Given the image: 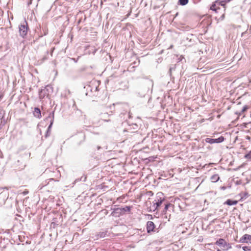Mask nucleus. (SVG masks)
<instances>
[{
  "label": "nucleus",
  "mask_w": 251,
  "mask_h": 251,
  "mask_svg": "<svg viewBox=\"0 0 251 251\" xmlns=\"http://www.w3.org/2000/svg\"><path fill=\"white\" fill-rule=\"evenodd\" d=\"M245 157L247 159H251V151L245 155Z\"/></svg>",
  "instance_id": "c85d7f7f"
},
{
  "label": "nucleus",
  "mask_w": 251,
  "mask_h": 251,
  "mask_svg": "<svg viewBox=\"0 0 251 251\" xmlns=\"http://www.w3.org/2000/svg\"><path fill=\"white\" fill-rule=\"evenodd\" d=\"M217 251H220V249H217Z\"/></svg>",
  "instance_id": "de8ad7c7"
},
{
  "label": "nucleus",
  "mask_w": 251,
  "mask_h": 251,
  "mask_svg": "<svg viewBox=\"0 0 251 251\" xmlns=\"http://www.w3.org/2000/svg\"><path fill=\"white\" fill-rule=\"evenodd\" d=\"M107 231H100V232L98 234H97V236H98V238H104L106 236V235H107Z\"/></svg>",
  "instance_id": "393cba45"
},
{
  "label": "nucleus",
  "mask_w": 251,
  "mask_h": 251,
  "mask_svg": "<svg viewBox=\"0 0 251 251\" xmlns=\"http://www.w3.org/2000/svg\"><path fill=\"white\" fill-rule=\"evenodd\" d=\"M126 123L128 124V126L124 129V132L135 133L139 129V126L137 124L130 123L129 122H127Z\"/></svg>",
  "instance_id": "9d476101"
},
{
  "label": "nucleus",
  "mask_w": 251,
  "mask_h": 251,
  "mask_svg": "<svg viewBox=\"0 0 251 251\" xmlns=\"http://www.w3.org/2000/svg\"><path fill=\"white\" fill-rule=\"evenodd\" d=\"M226 109H229V106H228L227 107Z\"/></svg>",
  "instance_id": "49530a36"
},
{
  "label": "nucleus",
  "mask_w": 251,
  "mask_h": 251,
  "mask_svg": "<svg viewBox=\"0 0 251 251\" xmlns=\"http://www.w3.org/2000/svg\"><path fill=\"white\" fill-rule=\"evenodd\" d=\"M205 141L206 143H209L210 144L214 143H220V137L216 139L207 138L205 139Z\"/></svg>",
  "instance_id": "a211bd4d"
},
{
  "label": "nucleus",
  "mask_w": 251,
  "mask_h": 251,
  "mask_svg": "<svg viewBox=\"0 0 251 251\" xmlns=\"http://www.w3.org/2000/svg\"><path fill=\"white\" fill-rule=\"evenodd\" d=\"M225 15L223 14L222 16H221V20H223L224 18Z\"/></svg>",
  "instance_id": "58836bf2"
},
{
  "label": "nucleus",
  "mask_w": 251,
  "mask_h": 251,
  "mask_svg": "<svg viewBox=\"0 0 251 251\" xmlns=\"http://www.w3.org/2000/svg\"><path fill=\"white\" fill-rule=\"evenodd\" d=\"M110 115L108 114L107 113H103L101 115V117L103 118H104L103 119V120L105 122H109L111 121V119L109 118V119H106L107 117H110Z\"/></svg>",
  "instance_id": "5701e85b"
},
{
  "label": "nucleus",
  "mask_w": 251,
  "mask_h": 251,
  "mask_svg": "<svg viewBox=\"0 0 251 251\" xmlns=\"http://www.w3.org/2000/svg\"><path fill=\"white\" fill-rule=\"evenodd\" d=\"M225 104H225V103H224V106H223V108L225 106Z\"/></svg>",
  "instance_id": "a18cd8bd"
},
{
  "label": "nucleus",
  "mask_w": 251,
  "mask_h": 251,
  "mask_svg": "<svg viewBox=\"0 0 251 251\" xmlns=\"http://www.w3.org/2000/svg\"><path fill=\"white\" fill-rule=\"evenodd\" d=\"M210 179L212 182H216L220 179V176L217 174L213 175L210 177Z\"/></svg>",
  "instance_id": "aec40b11"
},
{
  "label": "nucleus",
  "mask_w": 251,
  "mask_h": 251,
  "mask_svg": "<svg viewBox=\"0 0 251 251\" xmlns=\"http://www.w3.org/2000/svg\"><path fill=\"white\" fill-rule=\"evenodd\" d=\"M29 30V28L28 27L27 22L25 19L19 25V32L20 36L23 38H25Z\"/></svg>",
  "instance_id": "423d86ee"
},
{
  "label": "nucleus",
  "mask_w": 251,
  "mask_h": 251,
  "mask_svg": "<svg viewBox=\"0 0 251 251\" xmlns=\"http://www.w3.org/2000/svg\"><path fill=\"white\" fill-rule=\"evenodd\" d=\"M237 202L238 201H237L228 199L226 201L224 202V204H227L228 205H236Z\"/></svg>",
  "instance_id": "412c9836"
},
{
  "label": "nucleus",
  "mask_w": 251,
  "mask_h": 251,
  "mask_svg": "<svg viewBox=\"0 0 251 251\" xmlns=\"http://www.w3.org/2000/svg\"><path fill=\"white\" fill-rule=\"evenodd\" d=\"M131 206H125L124 207H121L118 208H111L112 212L111 213V215L114 217H119L121 216L126 214V213H129L130 212L131 209Z\"/></svg>",
  "instance_id": "20e7f679"
},
{
  "label": "nucleus",
  "mask_w": 251,
  "mask_h": 251,
  "mask_svg": "<svg viewBox=\"0 0 251 251\" xmlns=\"http://www.w3.org/2000/svg\"><path fill=\"white\" fill-rule=\"evenodd\" d=\"M86 178H87L86 176H81L80 178H78L76 179L74 181L73 184H75L77 182H79L80 181H82L83 182H85L86 181Z\"/></svg>",
  "instance_id": "b1692460"
},
{
  "label": "nucleus",
  "mask_w": 251,
  "mask_h": 251,
  "mask_svg": "<svg viewBox=\"0 0 251 251\" xmlns=\"http://www.w3.org/2000/svg\"><path fill=\"white\" fill-rule=\"evenodd\" d=\"M115 77L116 76L114 75H112L110 76H109V78H112V77Z\"/></svg>",
  "instance_id": "4c0bfd02"
},
{
  "label": "nucleus",
  "mask_w": 251,
  "mask_h": 251,
  "mask_svg": "<svg viewBox=\"0 0 251 251\" xmlns=\"http://www.w3.org/2000/svg\"><path fill=\"white\" fill-rule=\"evenodd\" d=\"M47 56H44V57L42 58V60H41V62H43L45 60H47Z\"/></svg>",
  "instance_id": "7c9ffc66"
},
{
  "label": "nucleus",
  "mask_w": 251,
  "mask_h": 251,
  "mask_svg": "<svg viewBox=\"0 0 251 251\" xmlns=\"http://www.w3.org/2000/svg\"><path fill=\"white\" fill-rule=\"evenodd\" d=\"M224 137L222 136H221V143L224 141Z\"/></svg>",
  "instance_id": "72a5a7b5"
},
{
  "label": "nucleus",
  "mask_w": 251,
  "mask_h": 251,
  "mask_svg": "<svg viewBox=\"0 0 251 251\" xmlns=\"http://www.w3.org/2000/svg\"><path fill=\"white\" fill-rule=\"evenodd\" d=\"M97 150H100L101 148V147H100V146H98L97 147Z\"/></svg>",
  "instance_id": "e433bc0d"
},
{
  "label": "nucleus",
  "mask_w": 251,
  "mask_h": 251,
  "mask_svg": "<svg viewBox=\"0 0 251 251\" xmlns=\"http://www.w3.org/2000/svg\"><path fill=\"white\" fill-rule=\"evenodd\" d=\"M248 109V107L247 105L244 106V107L242 108V109L238 111L235 112V113L237 115H242V114L247 111V110Z\"/></svg>",
  "instance_id": "4be33fe9"
},
{
  "label": "nucleus",
  "mask_w": 251,
  "mask_h": 251,
  "mask_svg": "<svg viewBox=\"0 0 251 251\" xmlns=\"http://www.w3.org/2000/svg\"><path fill=\"white\" fill-rule=\"evenodd\" d=\"M223 160V158H221V160H220L221 162Z\"/></svg>",
  "instance_id": "37998d69"
},
{
  "label": "nucleus",
  "mask_w": 251,
  "mask_h": 251,
  "mask_svg": "<svg viewBox=\"0 0 251 251\" xmlns=\"http://www.w3.org/2000/svg\"><path fill=\"white\" fill-rule=\"evenodd\" d=\"M189 2V0H178L177 2V4L184 6L186 5Z\"/></svg>",
  "instance_id": "bb28decb"
},
{
  "label": "nucleus",
  "mask_w": 251,
  "mask_h": 251,
  "mask_svg": "<svg viewBox=\"0 0 251 251\" xmlns=\"http://www.w3.org/2000/svg\"><path fill=\"white\" fill-rule=\"evenodd\" d=\"M99 82L93 81L84 86V89H86L85 95L89 96H97L99 91Z\"/></svg>",
  "instance_id": "f03ea898"
},
{
  "label": "nucleus",
  "mask_w": 251,
  "mask_h": 251,
  "mask_svg": "<svg viewBox=\"0 0 251 251\" xmlns=\"http://www.w3.org/2000/svg\"><path fill=\"white\" fill-rule=\"evenodd\" d=\"M55 225H56V224L54 222H52L51 224V226H53V227H55Z\"/></svg>",
  "instance_id": "f704fd0d"
},
{
  "label": "nucleus",
  "mask_w": 251,
  "mask_h": 251,
  "mask_svg": "<svg viewBox=\"0 0 251 251\" xmlns=\"http://www.w3.org/2000/svg\"><path fill=\"white\" fill-rule=\"evenodd\" d=\"M58 181V179L53 178L46 179L39 185L38 190H41L45 188L46 191L51 192L57 188L56 183Z\"/></svg>",
  "instance_id": "f257e3e1"
},
{
  "label": "nucleus",
  "mask_w": 251,
  "mask_h": 251,
  "mask_svg": "<svg viewBox=\"0 0 251 251\" xmlns=\"http://www.w3.org/2000/svg\"><path fill=\"white\" fill-rule=\"evenodd\" d=\"M219 5H220V0H216L211 5L210 9L215 13L217 12V10L219 9Z\"/></svg>",
  "instance_id": "2eb2a0df"
},
{
  "label": "nucleus",
  "mask_w": 251,
  "mask_h": 251,
  "mask_svg": "<svg viewBox=\"0 0 251 251\" xmlns=\"http://www.w3.org/2000/svg\"><path fill=\"white\" fill-rule=\"evenodd\" d=\"M166 201L164 194L160 192H158L156 195L154 201L152 202V207L154 208L153 210L157 209L163 202Z\"/></svg>",
  "instance_id": "39448f33"
},
{
  "label": "nucleus",
  "mask_w": 251,
  "mask_h": 251,
  "mask_svg": "<svg viewBox=\"0 0 251 251\" xmlns=\"http://www.w3.org/2000/svg\"><path fill=\"white\" fill-rule=\"evenodd\" d=\"M149 217H150V219H152V216L151 215H149Z\"/></svg>",
  "instance_id": "a19ab883"
},
{
  "label": "nucleus",
  "mask_w": 251,
  "mask_h": 251,
  "mask_svg": "<svg viewBox=\"0 0 251 251\" xmlns=\"http://www.w3.org/2000/svg\"><path fill=\"white\" fill-rule=\"evenodd\" d=\"M216 244L218 245V246H220V239H218L216 241Z\"/></svg>",
  "instance_id": "2f4dec72"
},
{
  "label": "nucleus",
  "mask_w": 251,
  "mask_h": 251,
  "mask_svg": "<svg viewBox=\"0 0 251 251\" xmlns=\"http://www.w3.org/2000/svg\"><path fill=\"white\" fill-rule=\"evenodd\" d=\"M244 251H251V247L248 246H244L242 247Z\"/></svg>",
  "instance_id": "cd10ccee"
},
{
  "label": "nucleus",
  "mask_w": 251,
  "mask_h": 251,
  "mask_svg": "<svg viewBox=\"0 0 251 251\" xmlns=\"http://www.w3.org/2000/svg\"><path fill=\"white\" fill-rule=\"evenodd\" d=\"M165 207L162 211V215L163 216H164V218L167 219V216L169 215V218L168 220V221H169L170 217V213H169L168 212H171V211L174 210V205L167 202L166 201V202L164 203Z\"/></svg>",
  "instance_id": "1a4fd4ad"
},
{
  "label": "nucleus",
  "mask_w": 251,
  "mask_h": 251,
  "mask_svg": "<svg viewBox=\"0 0 251 251\" xmlns=\"http://www.w3.org/2000/svg\"><path fill=\"white\" fill-rule=\"evenodd\" d=\"M226 189V187L225 186H223L221 187V189L225 190Z\"/></svg>",
  "instance_id": "ea45409f"
},
{
  "label": "nucleus",
  "mask_w": 251,
  "mask_h": 251,
  "mask_svg": "<svg viewBox=\"0 0 251 251\" xmlns=\"http://www.w3.org/2000/svg\"><path fill=\"white\" fill-rule=\"evenodd\" d=\"M5 114V112L3 110H1L0 111V128H1L3 126H4L6 123V121L4 119V115Z\"/></svg>",
  "instance_id": "dca6fc26"
},
{
  "label": "nucleus",
  "mask_w": 251,
  "mask_h": 251,
  "mask_svg": "<svg viewBox=\"0 0 251 251\" xmlns=\"http://www.w3.org/2000/svg\"><path fill=\"white\" fill-rule=\"evenodd\" d=\"M240 243H251V235L246 234L244 235L239 240Z\"/></svg>",
  "instance_id": "4468645a"
},
{
  "label": "nucleus",
  "mask_w": 251,
  "mask_h": 251,
  "mask_svg": "<svg viewBox=\"0 0 251 251\" xmlns=\"http://www.w3.org/2000/svg\"><path fill=\"white\" fill-rule=\"evenodd\" d=\"M130 117V115L129 113L127 112V111H124L123 112H121L119 114V117L121 119V121L124 120L125 122V123H126V121L127 118H129Z\"/></svg>",
  "instance_id": "ddd939ff"
},
{
  "label": "nucleus",
  "mask_w": 251,
  "mask_h": 251,
  "mask_svg": "<svg viewBox=\"0 0 251 251\" xmlns=\"http://www.w3.org/2000/svg\"><path fill=\"white\" fill-rule=\"evenodd\" d=\"M54 111H52L50 112L49 115L45 119V120L50 123V125L48 126V127L45 135V137L46 138H48L50 135V130L54 122Z\"/></svg>",
  "instance_id": "6e6552de"
},
{
  "label": "nucleus",
  "mask_w": 251,
  "mask_h": 251,
  "mask_svg": "<svg viewBox=\"0 0 251 251\" xmlns=\"http://www.w3.org/2000/svg\"><path fill=\"white\" fill-rule=\"evenodd\" d=\"M80 56H78L77 58H70V59L72 60H73L75 63L77 62L78 59L79 58Z\"/></svg>",
  "instance_id": "c756f323"
},
{
  "label": "nucleus",
  "mask_w": 251,
  "mask_h": 251,
  "mask_svg": "<svg viewBox=\"0 0 251 251\" xmlns=\"http://www.w3.org/2000/svg\"><path fill=\"white\" fill-rule=\"evenodd\" d=\"M28 193V191H24L23 194H24V195H25L27 194Z\"/></svg>",
  "instance_id": "c9c22d12"
},
{
  "label": "nucleus",
  "mask_w": 251,
  "mask_h": 251,
  "mask_svg": "<svg viewBox=\"0 0 251 251\" xmlns=\"http://www.w3.org/2000/svg\"><path fill=\"white\" fill-rule=\"evenodd\" d=\"M217 117L219 118H220V114L217 115Z\"/></svg>",
  "instance_id": "79ce46f5"
},
{
  "label": "nucleus",
  "mask_w": 251,
  "mask_h": 251,
  "mask_svg": "<svg viewBox=\"0 0 251 251\" xmlns=\"http://www.w3.org/2000/svg\"><path fill=\"white\" fill-rule=\"evenodd\" d=\"M176 66L175 65H173L170 67L169 71H168V74L170 77H172V72H173V71H174L176 70Z\"/></svg>",
  "instance_id": "a878e982"
},
{
  "label": "nucleus",
  "mask_w": 251,
  "mask_h": 251,
  "mask_svg": "<svg viewBox=\"0 0 251 251\" xmlns=\"http://www.w3.org/2000/svg\"><path fill=\"white\" fill-rule=\"evenodd\" d=\"M33 113L34 116L38 119H40L42 117L41 110H40V108L38 107L34 108Z\"/></svg>",
  "instance_id": "f3484780"
},
{
  "label": "nucleus",
  "mask_w": 251,
  "mask_h": 251,
  "mask_svg": "<svg viewBox=\"0 0 251 251\" xmlns=\"http://www.w3.org/2000/svg\"><path fill=\"white\" fill-rule=\"evenodd\" d=\"M75 138H79L80 139V141L79 142L78 144H80L81 143L84 141L85 135L84 133L80 132L77 135H76Z\"/></svg>",
  "instance_id": "6ab92c4d"
},
{
  "label": "nucleus",
  "mask_w": 251,
  "mask_h": 251,
  "mask_svg": "<svg viewBox=\"0 0 251 251\" xmlns=\"http://www.w3.org/2000/svg\"><path fill=\"white\" fill-rule=\"evenodd\" d=\"M231 248L230 244L227 243L224 239L221 238V249L223 250H227Z\"/></svg>",
  "instance_id": "f8f14e48"
},
{
  "label": "nucleus",
  "mask_w": 251,
  "mask_h": 251,
  "mask_svg": "<svg viewBox=\"0 0 251 251\" xmlns=\"http://www.w3.org/2000/svg\"><path fill=\"white\" fill-rule=\"evenodd\" d=\"M155 227V226L153 222H151V221L147 222V225H146V228H147V232L148 233H151V232L154 231Z\"/></svg>",
  "instance_id": "9b49d317"
},
{
  "label": "nucleus",
  "mask_w": 251,
  "mask_h": 251,
  "mask_svg": "<svg viewBox=\"0 0 251 251\" xmlns=\"http://www.w3.org/2000/svg\"><path fill=\"white\" fill-rule=\"evenodd\" d=\"M67 91H68V93H69V94H70V90H68Z\"/></svg>",
  "instance_id": "c03bdc74"
},
{
  "label": "nucleus",
  "mask_w": 251,
  "mask_h": 251,
  "mask_svg": "<svg viewBox=\"0 0 251 251\" xmlns=\"http://www.w3.org/2000/svg\"><path fill=\"white\" fill-rule=\"evenodd\" d=\"M53 92V88L51 86L48 85L45 87L42 88L39 91V97L40 100L48 98L50 94Z\"/></svg>",
  "instance_id": "0eeeda50"
},
{
  "label": "nucleus",
  "mask_w": 251,
  "mask_h": 251,
  "mask_svg": "<svg viewBox=\"0 0 251 251\" xmlns=\"http://www.w3.org/2000/svg\"><path fill=\"white\" fill-rule=\"evenodd\" d=\"M193 0L194 3H197L199 2L200 1H201V0Z\"/></svg>",
  "instance_id": "473e14b6"
},
{
  "label": "nucleus",
  "mask_w": 251,
  "mask_h": 251,
  "mask_svg": "<svg viewBox=\"0 0 251 251\" xmlns=\"http://www.w3.org/2000/svg\"><path fill=\"white\" fill-rule=\"evenodd\" d=\"M153 86V82L152 80H148L145 84L141 87L138 90V94L141 97H144L149 93H151L152 88Z\"/></svg>",
  "instance_id": "7ed1b4c3"
}]
</instances>
